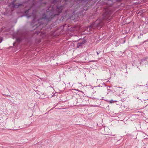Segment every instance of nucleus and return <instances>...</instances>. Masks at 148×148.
I'll use <instances>...</instances> for the list:
<instances>
[{"instance_id": "obj_1", "label": "nucleus", "mask_w": 148, "mask_h": 148, "mask_svg": "<svg viewBox=\"0 0 148 148\" xmlns=\"http://www.w3.org/2000/svg\"><path fill=\"white\" fill-rule=\"evenodd\" d=\"M63 7V5H62L60 7H58L56 9V13L54 12L53 11L49 13L48 11H47V15L44 14L42 15L41 18L39 19H37L38 16L36 15L34 13H33L32 14L29 13L30 10V9H29L25 12V16H27V18L31 17L32 18L33 20L31 25H34V27L36 26V28L37 29H39V31L37 32V34H38L39 32L40 31L43 27V23L40 21L43 19L48 20V21H49L56 15H59L60 13L62 12Z\"/></svg>"}, {"instance_id": "obj_2", "label": "nucleus", "mask_w": 148, "mask_h": 148, "mask_svg": "<svg viewBox=\"0 0 148 148\" xmlns=\"http://www.w3.org/2000/svg\"><path fill=\"white\" fill-rule=\"evenodd\" d=\"M104 12L105 13L103 14V20L108 21L111 19L112 17L110 16L112 14V11L109 8H107L105 9Z\"/></svg>"}, {"instance_id": "obj_3", "label": "nucleus", "mask_w": 148, "mask_h": 148, "mask_svg": "<svg viewBox=\"0 0 148 148\" xmlns=\"http://www.w3.org/2000/svg\"><path fill=\"white\" fill-rule=\"evenodd\" d=\"M143 99L146 100L148 99V93L147 92L144 94L143 96Z\"/></svg>"}, {"instance_id": "obj_4", "label": "nucleus", "mask_w": 148, "mask_h": 148, "mask_svg": "<svg viewBox=\"0 0 148 148\" xmlns=\"http://www.w3.org/2000/svg\"><path fill=\"white\" fill-rule=\"evenodd\" d=\"M16 34L14 33L13 34L12 36L13 37V38H16V40L18 41H20L21 40V38H20L16 36Z\"/></svg>"}, {"instance_id": "obj_5", "label": "nucleus", "mask_w": 148, "mask_h": 148, "mask_svg": "<svg viewBox=\"0 0 148 148\" xmlns=\"http://www.w3.org/2000/svg\"><path fill=\"white\" fill-rule=\"evenodd\" d=\"M22 5V4L20 3L15 4L14 3H13V6L14 8H17L18 7L21 6Z\"/></svg>"}, {"instance_id": "obj_6", "label": "nucleus", "mask_w": 148, "mask_h": 148, "mask_svg": "<svg viewBox=\"0 0 148 148\" xmlns=\"http://www.w3.org/2000/svg\"><path fill=\"white\" fill-rule=\"evenodd\" d=\"M82 45L80 42L77 44V48H79V47H80L82 46Z\"/></svg>"}, {"instance_id": "obj_7", "label": "nucleus", "mask_w": 148, "mask_h": 148, "mask_svg": "<svg viewBox=\"0 0 148 148\" xmlns=\"http://www.w3.org/2000/svg\"><path fill=\"white\" fill-rule=\"evenodd\" d=\"M103 23H99L97 25V26H102Z\"/></svg>"}, {"instance_id": "obj_8", "label": "nucleus", "mask_w": 148, "mask_h": 148, "mask_svg": "<svg viewBox=\"0 0 148 148\" xmlns=\"http://www.w3.org/2000/svg\"><path fill=\"white\" fill-rule=\"evenodd\" d=\"M85 41L84 40H83L82 42H80V43L82 45L84 44L85 43Z\"/></svg>"}, {"instance_id": "obj_9", "label": "nucleus", "mask_w": 148, "mask_h": 148, "mask_svg": "<svg viewBox=\"0 0 148 148\" xmlns=\"http://www.w3.org/2000/svg\"><path fill=\"white\" fill-rule=\"evenodd\" d=\"M147 58H145L143 59L142 60V61H145L146 60H147Z\"/></svg>"}, {"instance_id": "obj_10", "label": "nucleus", "mask_w": 148, "mask_h": 148, "mask_svg": "<svg viewBox=\"0 0 148 148\" xmlns=\"http://www.w3.org/2000/svg\"><path fill=\"white\" fill-rule=\"evenodd\" d=\"M2 37H0V43L2 42Z\"/></svg>"}, {"instance_id": "obj_11", "label": "nucleus", "mask_w": 148, "mask_h": 148, "mask_svg": "<svg viewBox=\"0 0 148 148\" xmlns=\"http://www.w3.org/2000/svg\"><path fill=\"white\" fill-rule=\"evenodd\" d=\"M43 0H40L38 2L39 3H40L41 4V5H42V3H41V1H42Z\"/></svg>"}, {"instance_id": "obj_12", "label": "nucleus", "mask_w": 148, "mask_h": 148, "mask_svg": "<svg viewBox=\"0 0 148 148\" xmlns=\"http://www.w3.org/2000/svg\"><path fill=\"white\" fill-rule=\"evenodd\" d=\"M100 52L99 51V52H98L97 51V55H98L99 53H100Z\"/></svg>"}, {"instance_id": "obj_13", "label": "nucleus", "mask_w": 148, "mask_h": 148, "mask_svg": "<svg viewBox=\"0 0 148 148\" xmlns=\"http://www.w3.org/2000/svg\"><path fill=\"white\" fill-rule=\"evenodd\" d=\"M99 21V20L98 19L97 20L96 22L97 23Z\"/></svg>"}, {"instance_id": "obj_14", "label": "nucleus", "mask_w": 148, "mask_h": 148, "mask_svg": "<svg viewBox=\"0 0 148 148\" xmlns=\"http://www.w3.org/2000/svg\"><path fill=\"white\" fill-rule=\"evenodd\" d=\"M44 3L45 4H46V2H44Z\"/></svg>"}]
</instances>
